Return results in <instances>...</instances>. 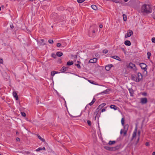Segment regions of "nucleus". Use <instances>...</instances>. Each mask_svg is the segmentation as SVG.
<instances>
[{"label": "nucleus", "instance_id": "60", "mask_svg": "<svg viewBox=\"0 0 155 155\" xmlns=\"http://www.w3.org/2000/svg\"><path fill=\"white\" fill-rule=\"evenodd\" d=\"M146 94V93H145V94H144V95H145Z\"/></svg>", "mask_w": 155, "mask_h": 155}, {"label": "nucleus", "instance_id": "41", "mask_svg": "<svg viewBox=\"0 0 155 155\" xmlns=\"http://www.w3.org/2000/svg\"><path fill=\"white\" fill-rule=\"evenodd\" d=\"M106 110V109L105 108H103V109H102V110H101V112H104Z\"/></svg>", "mask_w": 155, "mask_h": 155}, {"label": "nucleus", "instance_id": "10", "mask_svg": "<svg viewBox=\"0 0 155 155\" xmlns=\"http://www.w3.org/2000/svg\"><path fill=\"white\" fill-rule=\"evenodd\" d=\"M13 95L14 97L15 98L16 100H18V97L17 96V94L16 92H13Z\"/></svg>", "mask_w": 155, "mask_h": 155}, {"label": "nucleus", "instance_id": "2", "mask_svg": "<svg viewBox=\"0 0 155 155\" xmlns=\"http://www.w3.org/2000/svg\"><path fill=\"white\" fill-rule=\"evenodd\" d=\"M143 78V76L140 73L138 72L137 75L133 74L131 75V79L137 82H139Z\"/></svg>", "mask_w": 155, "mask_h": 155}, {"label": "nucleus", "instance_id": "52", "mask_svg": "<svg viewBox=\"0 0 155 155\" xmlns=\"http://www.w3.org/2000/svg\"><path fill=\"white\" fill-rule=\"evenodd\" d=\"M129 0H124L125 2H127Z\"/></svg>", "mask_w": 155, "mask_h": 155}, {"label": "nucleus", "instance_id": "13", "mask_svg": "<svg viewBox=\"0 0 155 155\" xmlns=\"http://www.w3.org/2000/svg\"><path fill=\"white\" fill-rule=\"evenodd\" d=\"M137 128H136L135 129V130L134 131L133 135H132V139H133L134 138L137 134Z\"/></svg>", "mask_w": 155, "mask_h": 155}, {"label": "nucleus", "instance_id": "49", "mask_svg": "<svg viewBox=\"0 0 155 155\" xmlns=\"http://www.w3.org/2000/svg\"><path fill=\"white\" fill-rule=\"evenodd\" d=\"M54 73H55V74H57L59 73V72L58 71H54Z\"/></svg>", "mask_w": 155, "mask_h": 155}, {"label": "nucleus", "instance_id": "59", "mask_svg": "<svg viewBox=\"0 0 155 155\" xmlns=\"http://www.w3.org/2000/svg\"><path fill=\"white\" fill-rule=\"evenodd\" d=\"M146 94V93H145V94H144V95H145Z\"/></svg>", "mask_w": 155, "mask_h": 155}, {"label": "nucleus", "instance_id": "43", "mask_svg": "<svg viewBox=\"0 0 155 155\" xmlns=\"http://www.w3.org/2000/svg\"><path fill=\"white\" fill-rule=\"evenodd\" d=\"M76 66H77V67L79 68H80L81 67L80 65L79 64H77Z\"/></svg>", "mask_w": 155, "mask_h": 155}, {"label": "nucleus", "instance_id": "26", "mask_svg": "<svg viewBox=\"0 0 155 155\" xmlns=\"http://www.w3.org/2000/svg\"><path fill=\"white\" fill-rule=\"evenodd\" d=\"M121 124H122V125L123 126H124V118H122L121 119Z\"/></svg>", "mask_w": 155, "mask_h": 155}, {"label": "nucleus", "instance_id": "12", "mask_svg": "<svg viewBox=\"0 0 155 155\" xmlns=\"http://www.w3.org/2000/svg\"><path fill=\"white\" fill-rule=\"evenodd\" d=\"M95 101V99L94 98L92 101L86 106L85 107V108L88 105H89L90 106L92 105L94 103V102Z\"/></svg>", "mask_w": 155, "mask_h": 155}, {"label": "nucleus", "instance_id": "25", "mask_svg": "<svg viewBox=\"0 0 155 155\" xmlns=\"http://www.w3.org/2000/svg\"><path fill=\"white\" fill-rule=\"evenodd\" d=\"M38 138L41 141L43 142H44L45 141V140L44 139L42 138L40 135H38Z\"/></svg>", "mask_w": 155, "mask_h": 155}, {"label": "nucleus", "instance_id": "8", "mask_svg": "<svg viewBox=\"0 0 155 155\" xmlns=\"http://www.w3.org/2000/svg\"><path fill=\"white\" fill-rule=\"evenodd\" d=\"M113 65L112 64H109L105 66V69L107 71L110 70V68L112 67Z\"/></svg>", "mask_w": 155, "mask_h": 155}, {"label": "nucleus", "instance_id": "20", "mask_svg": "<svg viewBox=\"0 0 155 155\" xmlns=\"http://www.w3.org/2000/svg\"><path fill=\"white\" fill-rule=\"evenodd\" d=\"M38 44V45L41 46V45H45V43L44 42H41L40 41H37Z\"/></svg>", "mask_w": 155, "mask_h": 155}, {"label": "nucleus", "instance_id": "38", "mask_svg": "<svg viewBox=\"0 0 155 155\" xmlns=\"http://www.w3.org/2000/svg\"><path fill=\"white\" fill-rule=\"evenodd\" d=\"M138 135H139V137H138V138L137 139V142H138L139 140V136H140V131H138Z\"/></svg>", "mask_w": 155, "mask_h": 155}, {"label": "nucleus", "instance_id": "54", "mask_svg": "<svg viewBox=\"0 0 155 155\" xmlns=\"http://www.w3.org/2000/svg\"><path fill=\"white\" fill-rule=\"evenodd\" d=\"M153 18L154 19H155V17L153 16Z\"/></svg>", "mask_w": 155, "mask_h": 155}, {"label": "nucleus", "instance_id": "24", "mask_svg": "<svg viewBox=\"0 0 155 155\" xmlns=\"http://www.w3.org/2000/svg\"><path fill=\"white\" fill-rule=\"evenodd\" d=\"M116 142V141H110L109 142V144L110 145H112L113 144H114Z\"/></svg>", "mask_w": 155, "mask_h": 155}, {"label": "nucleus", "instance_id": "21", "mask_svg": "<svg viewBox=\"0 0 155 155\" xmlns=\"http://www.w3.org/2000/svg\"><path fill=\"white\" fill-rule=\"evenodd\" d=\"M92 8L94 10H96L97 9V6L94 5H92L91 6Z\"/></svg>", "mask_w": 155, "mask_h": 155}, {"label": "nucleus", "instance_id": "5", "mask_svg": "<svg viewBox=\"0 0 155 155\" xmlns=\"http://www.w3.org/2000/svg\"><path fill=\"white\" fill-rule=\"evenodd\" d=\"M140 65L141 68L142 69L144 70V71H146L147 70V65L143 63H141L140 64Z\"/></svg>", "mask_w": 155, "mask_h": 155}, {"label": "nucleus", "instance_id": "61", "mask_svg": "<svg viewBox=\"0 0 155 155\" xmlns=\"http://www.w3.org/2000/svg\"><path fill=\"white\" fill-rule=\"evenodd\" d=\"M0 155H2V154L0 153Z\"/></svg>", "mask_w": 155, "mask_h": 155}, {"label": "nucleus", "instance_id": "32", "mask_svg": "<svg viewBox=\"0 0 155 155\" xmlns=\"http://www.w3.org/2000/svg\"><path fill=\"white\" fill-rule=\"evenodd\" d=\"M21 115L24 117H25L26 116V114L24 112H21Z\"/></svg>", "mask_w": 155, "mask_h": 155}, {"label": "nucleus", "instance_id": "46", "mask_svg": "<svg viewBox=\"0 0 155 155\" xmlns=\"http://www.w3.org/2000/svg\"><path fill=\"white\" fill-rule=\"evenodd\" d=\"M145 145L146 146H148L149 145V143L148 142H146L145 143Z\"/></svg>", "mask_w": 155, "mask_h": 155}, {"label": "nucleus", "instance_id": "50", "mask_svg": "<svg viewBox=\"0 0 155 155\" xmlns=\"http://www.w3.org/2000/svg\"><path fill=\"white\" fill-rule=\"evenodd\" d=\"M152 155H155V152H153L152 153Z\"/></svg>", "mask_w": 155, "mask_h": 155}, {"label": "nucleus", "instance_id": "30", "mask_svg": "<svg viewBox=\"0 0 155 155\" xmlns=\"http://www.w3.org/2000/svg\"><path fill=\"white\" fill-rule=\"evenodd\" d=\"M147 58L148 59H150V56H151V53L150 52H147Z\"/></svg>", "mask_w": 155, "mask_h": 155}, {"label": "nucleus", "instance_id": "11", "mask_svg": "<svg viewBox=\"0 0 155 155\" xmlns=\"http://www.w3.org/2000/svg\"><path fill=\"white\" fill-rule=\"evenodd\" d=\"M135 67V65L134 64L132 63H130L129 64L128 66V68H133Z\"/></svg>", "mask_w": 155, "mask_h": 155}, {"label": "nucleus", "instance_id": "47", "mask_svg": "<svg viewBox=\"0 0 155 155\" xmlns=\"http://www.w3.org/2000/svg\"><path fill=\"white\" fill-rule=\"evenodd\" d=\"M99 27H100V28H102L103 27L102 25H100Z\"/></svg>", "mask_w": 155, "mask_h": 155}, {"label": "nucleus", "instance_id": "51", "mask_svg": "<svg viewBox=\"0 0 155 155\" xmlns=\"http://www.w3.org/2000/svg\"><path fill=\"white\" fill-rule=\"evenodd\" d=\"M36 0H29V1L31 2H33L34 1H35Z\"/></svg>", "mask_w": 155, "mask_h": 155}, {"label": "nucleus", "instance_id": "28", "mask_svg": "<svg viewBox=\"0 0 155 155\" xmlns=\"http://www.w3.org/2000/svg\"><path fill=\"white\" fill-rule=\"evenodd\" d=\"M104 148L107 150H111V148L110 147H107V146H106V147H104Z\"/></svg>", "mask_w": 155, "mask_h": 155}, {"label": "nucleus", "instance_id": "62", "mask_svg": "<svg viewBox=\"0 0 155 155\" xmlns=\"http://www.w3.org/2000/svg\"><path fill=\"white\" fill-rule=\"evenodd\" d=\"M95 118L96 119V116L95 117Z\"/></svg>", "mask_w": 155, "mask_h": 155}, {"label": "nucleus", "instance_id": "14", "mask_svg": "<svg viewBox=\"0 0 155 155\" xmlns=\"http://www.w3.org/2000/svg\"><path fill=\"white\" fill-rule=\"evenodd\" d=\"M68 67H65L64 66H63L61 69V71L62 72H64V71H67L68 70Z\"/></svg>", "mask_w": 155, "mask_h": 155}, {"label": "nucleus", "instance_id": "56", "mask_svg": "<svg viewBox=\"0 0 155 155\" xmlns=\"http://www.w3.org/2000/svg\"><path fill=\"white\" fill-rule=\"evenodd\" d=\"M1 10V7H0V11Z\"/></svg>", "mask_w": 155, "mask_h": 155}, {"label": "nucleus", "instance_id": "7", "mask_svg": "<svg viewBox=\"0 0 155 155\" xmlns=\"http://www.w3.org/2000/svg\"><path fill=\"white\" fill-rule=\"evenodd\" d=\"M133 34V31L131 30H130L125 35V38L130 37Z\"/></svg>", "mask_w": 155, "mask_h": 155}, {"label": "nucleus", "instance_id": "36", "mask_svg": "<svg viewBox=\"0 0 155 155\" xmlns=\"http://www.w3.org/2000/svg\"><path fill=\"white\" fill-rule=\"evenodd\" d=\"M55 73H54V71H53L51 72V75L52 76H54L55 74Z\"/></svg>", "mask_w": 155, "mask_h": 155}, {"label": "nucleus", "instance_id": "9", "mask_svg": "<svg viewBox=\"0 0 155 155\" xmlns=\"http://www.w3.org/2000/svg\"><path fill=\"white\" fill-rule=\"evenodd\" d=\"M97 59L96 58H94L93 59H90L89 61V63H94L96 62Z\"/></svg>", "mask_w": 155, "mask_h": 155}, {"label": "nucleus", "instance_id": "4", "mask_svg": "<svg viewBox=\"0 0 155 155\" xmlns=\"http://www.w3.org/2000/svg\"><path fill=\"white\" fill-rule=\"evenodd\" d=\"M106 105V104L105 103H103L101 104L100 105L98 106L97 108V109L96 112H95V113H97V110H100L103 107H104Z\"/></svg>", "mask_w": 155, "mask_h": 155}, {"label": "nucleus", "instance_id": "57", "mask_svg": "<svg viewBox=\"0 0 155 155\" xmlns=\"http://www.w3.org/2000/svg\"><path fill=\"white\" fill-rule=\"evenodd\" d=\"M155 14V12H154L153 13V14Z\"/></svg>", "mask_w": 155, "mask_h": 155}, {"label": "nucleus", "instance_id": "33", "mask_svg": "<svg viewBox=\"0 0 155 155\" xmlns=\"http://www.w3.org/2000/svg\"><path fill=\"white\" fill-rule=\"evenodd\" d=\"M108 52V51L107 49H105L103 50V52L104 54L107 53Z\"/></svg>", "mask_w": 155, "mask_h": 155}, {"label": "nucleus", "instance_id": "23", "mask_svg": "<svg viewBox=\"0 0 155 155\" xmlns=\"http://www.w3.org/2000/svg\"><path fill=\"white\" fill-rule=\"evenodd\" d=\"M123 20L124 21H126L127 20V16L125 14H123Z\"/></svg>", "mask_w": 155, "mask_h": 155}, {"label": "nucleus", "instance_id": "29", "mask_svg": "<svg viewBox=\"0 0 155 155\" xmlns=\"http://www.w3.org/2000/svg\"><path fill=\"white\" fill-rule=\"evenodd\" d=\"M48 42L49 43H50L51 44H53V43L54 42V41L53 40L49 39L48 40Z\"/></svg>", "mask_w": 155, "mask_h": 155}, {"label": "nucleus", "instance_id": "53", "mask_svg": "<svg viewBox=\"0 0 155 155\" xmlns=\"http://www.w3.org/2000/svg\"><path fill=\"white\" fill-rule=\"evenodd\" d=\"M93 32L94 33L95 32V31L94 30H93Z\"/></svg>", "mask_w": 155, "mask_h": 155}, {"label": "nucleus", "instance_id": "34", "mask_svg": "<svg viewBox=\"0 0 155 155\" xmlns=\"http://www.w3.org/2000/svg\"><path fill=\"white\" fill-rule=\"evenodd\" d=\"M151 40L152 42L155 43V38H152Z\"/></svg>", "mask_w": 155, "mask_h": 155}, {"label": "nucleus", "instance_id": "45", "mask_svg": "<svg viewBox=\"0 0 155 155\" xmlns=\"http://www.w3.org/2000/svg\"><path fill=\"white\" fill-rule=\"evenodd\" d=\"M10 27L12 28H14V26L13 25H10Z\"/></svg>", "mask_w": 155, "mask_h": 155}, {"label": "nucleus", "instance_id": "3", "mask_svg": "<svg viewBox=\"0 0 155 155\" xmlns=\"http://www.w3.org/2000/svg\"><path fill=\"white\" fill-rule=\"evenodd\" d=\"M128 125H126L124 126V129L123 130V129H121L120 131V134H122L123 133V136H125L127 134V130L128 127Z\"/></svg>", "mask_w": 155, "mask_h": 155}, {"label": "nucleus", "instance_id": "27", "mask_svg": "<svg viewBox=\"0 0 155 155\" xmlns=\"http://www.w3.org/2000/svg\"><path fill=\"white\" fill-rule=\"evenodd\" d=\"M56 54H55L54 53H52L51 54V57L54 58H56Z\"/></svg>", "mask_w": 155, "mask_h": 155}, {"label": "nucleus", "instance_id": "17", "mask_svg": "<svg viewBox=\"0 0 155 155\" xmlns=\"http://www.w3.org/2000/svg\"><path fill=\"white\" fill-rule=\"evenodd\" d=\"M45 150V148L44 147H43V148L40 147L36 149L35 151L38 152L41 150Z\"/></svg>", "mask_w": 155, "mask_h": 155}, {"label": "nucleus", "instance_id": "44", "mask_svg": "<svg viewBox=\"0 0 155 155\" xmlns=\"http://www.w3.org/2000/svg\"><path fill=\"white\" fill-rule=\"evenodd\" d=\"M20 140V139L18 137H17L16 138V140L17 141H19Z\"/></svg>", "mask_w": 155, "mask_h": 155}, {"label": "nucleus", "instance_id": "6", "mask_svg": "<svg viewBox=\"0 0 155 155\" xmlns=\"http://www.w3.org/2000/svg\"><path fill=\"white\" fill-rule=\"evenodd\" d=\"M147 102V99L146 98H142L140 99V102L143 104H145Z\"/></svg>", "mask_w": 155, "mask_h": 155}, {"label": "nucleus", "instance_id": "39", "mask_svg": "<svg viewBox=\"0 0 155 155\" xmlns=\"http://www.w3.org/2000/svg\"><path fill=\"white\" fill-rule=\"evenodd\" d=\"M87 123L89 125H90V126L91 125V121H90V120H87Z\"/></svg>", "mask_w": 155, "mask_h": 155}, {"label": "nucleus", "instance_id": "58", "mask_svg": "<svg viewBox=\"0 0 155 155\" xmlns=\"http://www.w3.org/2000/svg\"><path fill=\"white\" fill-rule=\"evenodd\" d=\"M146 94V93H145V94H144V95H145Z\"/></svg>", "mask_w": 155, "mask_h": 155}, {"label": "nucleus", "instance_id": "15", "mask_svg": "<svg viewBox=\"0 0 155 155\" xmlns=\"http://www.w3.org/2000/svg\"><path fill=\"white\" fill-rule=\"evenodd\" d=\"M124 44L126 45L129 46L131 45V42L127 40L125 41Z\"/></svg>", "mask_w": 155, "mask_h": 155}, {"label": "nucleus", "instance_id": "31", "mask_svg": "<svg viewBox=\"0 0 155 155\" xmlns=\"http://www.w3.org/2000/svg\"><path fill=\"white\" fill-rule=\"evenodd\" d=\"M85 0H77V2L78 3H81L84 1Z\"/></svg>", "mask_w": 155, "mask_h": 155}, {"label": "nucleus", "instance_id": "40", "mask_svg": "<svg viewBox=\"0 0 155 155\" xmlns=\"http://www.w3.org/2000/svg\"><path fill=\"white\" fill-rule=\"evenodd\" d=\"M61 44L60 43H58L57 44V46L58 47H59L61 46Z\"/></svg>", "mask_w": 155, "mask_h": 155}, {"label": "nucleus", "instance_id": "37", "mask_svg": "<svg viewBox=\"0 0 155 155\" xmlns=\"http://www.w3.org/2000/svg\"><path fill=\"white\" fill-rule=\"evenodd\" d=\"M108 91V89H107L105 90L104 91L102 92V93H107Z\"/></svg>", "mask_w": 155, "mask_h": 155}, {"label": "nucleus", "instance_id": "42", "mask_svg": "<svg viewBox=\"0 0 155 155\" xmlns=\"http://www.w3.org/2000/svg\"><path fill=\"white\" fill-rule=\"evenodd\" d=\"M2 63H3L2 59L0 58V63L2 64Z\"/></svg>", "mask_w": 155, "mask_h": 155}, {"label": "nucleus", "instance_id": "16", "mask_svg": "<svg viewBox=\"0 0 155 155\" xmlns=\"http://www.w3.org/2000/svg\"><path fill=\"white\" fill-rule=\"evenodd\" d=\"M111 57L113 58L116 59V60H117L118 61H120V58L118 57L117 56H112Z\"/></svg>", "mask_w": 155, "mask_h": 155}, {"label": "nucleus", "instance_id": "19", "mask_svg": "<svg viewBox=\"0 0 155 155\" xmlns=\"http://www.w3.org/2000/svg\"><path fill=\"white\" fill-rule=\"evenodd\" d=\"M63 54V53L62 52H58L56 53V55L58 57H61Z\"/></svg>", "mask_w": 155, "mask_h": 155}, {"label": "nucleus", "instance_id": "35", "mask_svg": "<svg viewBox=\"0 0 155 155\" xmlns=\"http://www.w3.org/2000/svg\"><path fill=\"white\" fill-rule=\"evenodd\" d=\"M88 81L91 84H95L94 83V82L92 81L88 80Z\"/></svg>", "mask_w": 155, "mask_h": 155}, {"label": "nucleus", "instance_id": "22", "mask_svg": "<svg viewBox=\"0 0 155 155\" xmlns=\"http://www.w3.org/2000/svg\"><path fill=\"white\" fill-rule=\"evenodd\" d=\"M74 63L73 61H68L67 62V65L70 66L72 65Z\"/></svg>", "mask_w": 155, "mask_h": 155}, {"label": "nucleus", "instance_id": "48", "mask_svg": "<svg viewBox=\"0 0 155 155\" xmlns=\"http://www.w3.org/2000/svg\"><path fill=\"white\" fill-rule=\"evenodd\" d=\"M41 41L42 42H44L45 41V40L43 39H41Z\"/></svg>", "mask_w": 155, "mask_h": 155}, {"label": "nucleus", "instance_id": "18", "mask_svg": "<svg viewBox=\"0 0 155 155\" xmlns=\"http://www.w3.org/2000/svg\"><path fill=\"white\" fill-rule=\"evenodd\" d=\"M110 107L111 109H113L116 110L117 109V107L114 105H111L110 106Z\"/></svg>", "mask_w": 155, "mask_h": 155}, {"label": "nucleus", "instance_id": "55", "mask_svg": "<svg viewBox=\"0 0 155 155\" xmlns=\"http://www.w3.org/2000/svg\"><path fill=\"white\" fill-rule=\"evenodd\" d=\"M16 134H18V132H17H17H16Z\"/></svg>", "mask_w": 155, "mask_h": 155}, {"label": "nucleus", "instance_id": "1", "mask_svg": "<svg viewBox=\"0 0 155 155\" xmlns=\"http://www.w3.org/2000/svg\"><path fill=\"white\" fill-rule=\"evenodd\" d=\"M141 11L142 12H144L147 13H151L152 11L150 5L146 4L143 5L142 6Z\"/></svg>", "mask_w": 155, "mask_h": 155}]
</instances>
